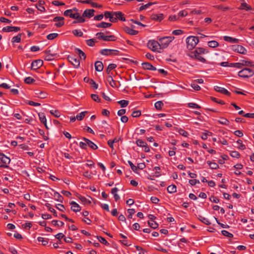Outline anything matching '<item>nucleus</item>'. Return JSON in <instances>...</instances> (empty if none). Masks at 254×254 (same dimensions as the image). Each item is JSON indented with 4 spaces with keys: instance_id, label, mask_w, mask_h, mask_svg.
<instances>
[{
    "instance_id": "nucleus-1",
    "label": "nucleus",
    "mask_w": 254,
    "mask_h": 254,
    "mask_svg": "<svg viewBox=\"0 0 254 254\" xmlns=\"http://www.w3.org/2000/svg\"><path fill=\"white\" fill-rule=\"evenodd\" d=\"M199 42L197 37L190 36L188 37L186 39L187 44V48L189 50L193 49Z\"/></svg>"
},
{
    "instance_id": "nucleus-2",
    "label": "nucleus",
    "mask_w": 254,
    "mask_h": 254,
    "mask_svg": "<svg viewBox=\"0 0 254 254\" xmlns=\"http://www.w3.org/2000/svg\"><path fill=\"white\" fill-rule=\"evenodd\" d=\"M173 36L164 37L158 39L161 49L166 48L169 44L174 39Z\"/></svg>"
},
{
    "instance_id": "nucleus-3",
    "label": "nucleus",
    "mask_w": 254,
    "mask_h": 254,
    "mask_svg": "<svg viewBox=\"0 0 254 254\" xmlns=\"http://www.w3.org/2000/svg\"><path fill=\"white\" fill-rule=\"evenodd\" d=\"M254 74V70L249 68H244L238 72V76L243 78H248Z\"/></svg>"
},
{
    "instance_id": "nucleus-4",
    "label": "nucleus",
    "mask_w": 254,
    "mask_h": 254,
    "mask_svg": "<svg viewBox=\"0 0 254 254\" xmlns=\"http://www.w3.org/2000/svg\"><path fill=\"white\" fill-rule=\"evenodd\" d=\"M147 47L153 52H159L158 50L161 49L159 42L153 40L148 42Z\"/></svg>"
},
{
    "instance_id": "nucleus-5",
    "label": "nucleus",
    "mask_w": 254,
    "mask_h": 254,
    "mask_svg": "<svg viewBox=\"0 0 254 254\" xmlns=\"http://www.w3.org/2000/svg\"><path fill=\"white\" fill-rule=\"evenodd\" d=\"M100 53L102 55L109 56V55H119V51L117 50L104 49L100 51Z\"/></svg>"
},
{
    "instance_id": "nucleus-6",
    "label": "nucleus",
    "mask_w": 254,
    "mask_h": 254,
    "mask_svg": "<svg viewBox=\"0 0 254 254\" xmlns=\"http://www.w3.org/2000/svg\"><path fill=\"white\" fill-rule=\"evenodd\" d=\"M0 160L2 163L4 164V165H0V167L2 168H8L7 164L10 163V158L6 156L3 153H0Z\"/></svg>"
},
{
    "instance_id": "nucleus-7",
    "label": "nucleus",
    "mask_w": 254,
    "mask_h": 254,
    "mask_svg": "<svg viewBox=\"0 0 254 254\" xmlns=\"http://www.w3.org/2000/svg\"><path fill=\"white\" fill-rule=\"evenodd\" d=\"M64 17L62 16H56L52 20L53 22H57L55 26L58 28L61 27L64 24Z\"/></svg>"
},
{
    "instance_id": "nucleus-8",
    "label": "nucleus",
    "mask_w": 254,
    "mask_h": 254,
    "mask_svg": "<svg viewBox=\"0 0 254 254\" xmlns=\"http://www.w3.org/2000/svg\"><path fill=\"white\" fill-rule=\"evenodd\" d=\"M107 80L109 84L113 87L118 88L120 86L121 84L119 81L114 80L111 75L108 76Z\"/></svg>"
},
{
    "instance_id": "nucleus-9",
    "label": "nucleus",
    "mask_w": 254,
    "mask_h": 254,
    "mask_svg": "<svg viewBox=\"0 0 254 254\" xmlns=\"http://www.w3.org/2000/svg\"><path fill=\"white\" fill-rule=\"evenodd\" d=\"M68 61L73 65L75 68H78L80 65L79 60L75 56H69L67 57Z\"/></svg>"
},
{
    "instance_id": "nucleus-10",
    "label": "nucleus",
    "mask_w": 254,
    "mask_h": 254,
    "mask_svg": "<svg viewBox=\"0 0 254 254\" xmlns=\"http://www.w3.org/2000/svg\"><path fill=\"white\" fill-rule=\"evenodd\" d=\"M43 64V62L41 60H36L33 61L31 63V69L37 70L40 68Z\"/></svg>"
},
{
    "instance_id": "nucleus-11",
    "label": "nucleus",
    "mask_w": 254,
    "mask_h": 254,
    "mask_svg": "<svg viewBox=\"0 0 254 254\" xmlns=\"http://www.w3.org/2000/svg\"><path fill=\"white\" fill-rule=\"evenodd\" d=\"M189 56L192 59H194L197 60V61L201 62L202 63H206V60L199 54H195V52H191L189 54Z\"/></svg>"
},
{
    "instance_id": "nucleus-12",
    "label": "nucleus",
    "mask_w": 254,
    "mask_h": 254,
    "mask_svg": "<svg viewBox=\"0 0 254 254\" xmlns=\"http://www.w3.org/2000/svg\"><path fill=\"white\" fill-rule=\"evenodd\" d=\"M20 30V28L15 26H6L2 28V31L4 32H18Z\"/></svg>"
},
{
    "instance_id": "nucleus-13",
    "label": "nucleus",
    "mask_w": 254,
    "mask_h": 254,
    "mask_svg": "<svg viewBox=\"0 0 254 254\" xmlns=\"http://www.w3.org/2000/svg\"><path fill=\"white\" fill-rule=\"evenodd\" d=\"M214 90L219 93H221L222 94L230 96L231 93L229 92L227 90L225 89L224 88L218 86H214Z\"/></svg>"
},
{
    "instance_id": "nucleus-14",
    "label": "nucleus",
    "mask_w": 254,
    "mask_h": 254,
    "mask_svg": "<svg viewBox=\"0 0 254 254\" xmlns=\"http://www.w3.org/2000/svg\"><path fill=\"white\" fill-rule=\"evenodd\" d=\"M72 9H67L64 11V15L65 16H69L70 18L75 19L78 16V13H72Z\"/></svg>"
},
{
    "instance_id": "nucleus-15",
    "label": "nucleus",
    "mask_w": 254,
    "mask_h": 254,
    "mask_svg": "<svg viewBox=\"0 0 254 254\" xmlns=\"http://www.w3.org/2000/svg\"><path fill=\"white\" fill-rule=\"evenodd\" d=\"M150 18L151 20L160 22L164 18V15L162 13L159 14H152Z\"/></svg>"
},
{
    "instance_id": "nucleus-16",
    "label": "nucleus",
    "mask_w": 254,
    "mask_h": 254,
    "mask_svg": "<svg viewBox=\"0 0 254 254\" xmlns=\"http://www.w3.org/2000/svg\"><path fill=\"white\" fill-rule=\"evenodd\" d=\"M69 203L71 205V209L73 212H77L81 210V207L76 202L72 201Z\"/></svg>"
},
{
    "instance_id": "nucleus-17",
    "label": "nucleus",
    "mask_w": 254,
    "mask_h": 254,
    "mask_svg": "<svg viewBox=\"0 0 254 254\" xmlns=\"http://www.w3.org/2000/svg\"><path fill=\"white\" fill-rule=\"evenodd\" d=\"M142 68L144 69H147V70H150L155 71L156 70V68L153 66L150 63H143L142 64Z\"/></svg>"
},
{
    "instance_id": "nucleus-18",
    "label": "nucleus",
    "mask_w": 254,
    "mask_h": 254,
    "mask_svg": "<svg viewBox=\"0 0 254 254\" xmlns=\"http://www.w3.org/2000/svg\"><path fill=\"white\" fill-rule=\"evenodd\" d=\"M82 139L84 141L87 142V146L90 147L91 149H92L93 150H96L98 149V146L94 143H93L92 141H91L90 140H89L85 137H83Z\"/></svg>"
},
{
    "instance_id": "nucleus-19",
    "label": "nucleus",
    "mask_w": 254,
    "mask_h": 254,
    "mask_svg": "<svg viewBox=\"0 0 254 254\" xmlns=\"http://www.w3.org/2000/svg\"><path fill=\"white\" fill-rule=\"evenodd\" d=\"M94 12L93 9H86L83 13V16L90 18L94 16Z\"/></svg>"
},
{
    "instance_id": "nucleus-20",
    "label": "nucleus",
    "mask_w": 254,
    "mask_h": 254,
    "mask_svg": "<svg viewBox=\"0 0 254 254\" xmlns=\"http://www.w3.org/2000/svg\"><path fill=\"white\" fill-rule=\"evenodd\" d=\"M38 116L40 122L44 125L46 128L48 129L49 128L47 125V120L45 114L43 113H38Z\"/></svg>"
},
{
    "instance_id": "nucleus-21",
    "label": "nucleus",
    "mask_w": 254,
    "mask_h": 254,
    "mask_svg": "<svg viewBox=\"0 0 254 254\" xmlns=\"http://www.w3.org/2000/svg\"><path fill=\"white\" fill-rule=\"evenodd\" d=\"M50 51H46V55L45 57V60L47 61H52L55 59L56 54H52L50 53Z\"/></svg>"
},
{
    "instance_id": "nucleus-22",
    "label": "nucleus",
    "mask_w": 254,
    "mask_h": 254,
    "mask_svg": "<svg viewBox=\"0 0 254 254\" xmlns=\"http://www.w3.org/2000/svg\"><path fill=\"white\" fill-rule=\"evenodd\" d=\"M235 48L234 50L235 51H237V52H238L240 54H246V53L247 52V50L244 47H243L241 45H237L235 46Z\"/></svg>"
},
{
    "instance_id": "nucleus-23",
    "label": "nucleus",
    "mask_w": 254,
    "mask_h": 254,
    "mask_svg": "<svg viewBox=\"0 0 254 254\" xmlns=\"http://www.w3.org/2000/svg\"><path fill=\"white\" fill-rule=\"evenodd\" d=\"M103 64L102 62L97 61L95 63V68L97 71H102L103 69Z\"/></svg>"
},
{
    "instance_id": "nucleus-24",
    "label": "nucleus",
    "mask_w": 254,
    "mask_h": 254,
    "mask_svg": "<svg viewBox=\"0 0 254 254\" xmlns=\"http://www.w3.org/2000/svg\"><path fill=\"white\" fill-rule=\"evenodd\" d=\"M114 14L117 18V20L119 19L122 21H125L126 18L124 17V15L123 12L121 11L114 12Z\"/></svg>"
},
{
    "instance_id": "nucleus-25",
    "label": "nucleus",
    "mask_w": 254,
    "mask_h": 254,
    "mask_svg": "<svg viewBox=\"0 0 254 254\" xmlns=\"http://www.w3.org/2000/svg\"><path fill=\"white\" fill-rule=\"evenodd\" d=\"M45 4L44 0H39L38 3L35 5L36 7L40 11H45V8L43 6Z\"/></svg>"
},
{
    "instance_id": "nucleus-26",
    "label": "nucleus",
    "mask_w": 254,
    "mask_h": 254,
    "mask_svg": "<svg viewBox=\"0 0 254 254\" xmlns=\"http://www.w3.org/2000/svg\"><path fill=\"white\" fill-rule=\"evenodd\" d=\"M124 30L127 33L131 35H135L138 33L137 31H136L127 26L124 28Z\"/></svg>"
},
{
    "instance_id": "nucleus-27",
    "label": "nucleus",
    "mask_w": 254,
    "mask_h": 254,
    "mask_svg": "<svg viewBox=\"0 0 254 254\" xmlns=\"http://www.w3.org/2000/svg\"><path fill=\"white\" fill-rule=\"evenodd\" d=\"M240 63L241 64V65L243 67V66H250V67H253L254 66V64L253 62L249 61H246V60H241Z\"/></svg>"
},
{
    "instance_id": "nucleus-28",
    "label": "nucleus",
    "mask_w": 254,
    "mask_h": 254,
    "mask_svg": "<svg viewBox=\"0 0 254 254\" xmlns=\"http://www.w3.org/2000/svg\"><path fill=\"white\" fill-rule=\"evenodd\" d=\"M77 197L83 202L84 204H90L91 201L87 199L85 197L79 194H77Z\"/></svg>"
},
{
    "instance_id": "nucleus-29",
    "label": "nucleus",
    "mask_w": 254,
    "mask_h": 254,
    "mask_svg": "<svg viewBox=\"0 0 254 254\" xmlns=\"http://www.w3.org/2000/svg\"><path fill=\"white\" fill-rule=\"evenodd\" d=\"M112 26V24L110 23H107L105 22H102L100 23L97 24L96 25V27L98 28H106L107 27H110Z\"/></svg>"
},
{
    "instance_id": "nucleus-30",
    "label": "nucleus",
    "mask_w": 254,
    "mask_h": 254,
    "mask_svg": "<svg viewBox=\"0 0 254 254\" xmlns=\"http://www.w3.org/2000/svg\"><path fill=\"white\" fill-rule=\"evenodd\" d=\"M224 40L225 41L229 42L231 43H238L239 42V40L238 39L227 36L224 37Z\"/></svg>"
},
{
    "instance_id": "nucleus-31",
    "label": "nucleus",
    "mask_w": 254,
    "mask_h": 254,
    "mask_svg": "<svg viewBox=\"0 0 254 254\" xmlns=\"http://www.w3.org/2000/svg\"><path fill=\"white\" fill-rule=\"evenodd\" d=\"M198 219L199 220H200L201 222H202L205 225H209L211 224L210 222L207 218L203 217L201 215H199L198 217Z\"/></svg>"
},
{
    "instance_id": "nucleus-32",
    "label": "nucleus",
    "mask_w": 254,
    "mask_h": 254,
    "mask_svg": "<svg viewBox=\"0 0 254 254\" xmlns=\"http://www.w3.org/2000/svg\"><path fill=\"white\" fill-rule=\"evenodd\" d=\"M167 191L170 193H173L177 191V188L175 185H171L167 187Z\"/></svg>"
},
{
    "instance_id": "nucleus-33",
    "label": "nucleus",
    "mask_w": 254,
    "mask_h": 254,
    "mask_svg": "<svg viewBox=\"0 0 254 254\" xmlns=\"http://www.w3.org/2000/svg\"><path fill=\"white\" fill-rule=\"evenodd\" d=\"M54 196L55 197L56 200L60 202H63L64 198L59 192H55Z\"/></svg>"
},
{
    "instance_id": "nucleus-34",
    "label": "nucleus",
    "mask_w": 254,
    "mask_h": 254,
    "mask_svg": "<svg viewBox=\"0 0 254 254\" xmlns=\"http://www.w3.org/2000/svg\"><path fill=\"white\" fill-rule=\"evenodd\" d=\"M21 34H18L17 36L13 37L12 38L11 42L12 43H14L15 42L16 43H19L21 41Z\"/></svg>"
},
{
    "instance_id": "nucleus-35",
    "label": "nucleus",
    "mask_w": 254,
    "mask_h": 254,
    "mask_svg": "<svg viewBox=\"0 0 254 254\" xmlns=\"http://www.w3.org/2000/svg\"><path fill=\"white\" fill-rule=\"evenodd\" d=\"M75 50L76 51V53L78 54V55H79V56L81 59H83V60H85V59H86L85 54L82 50H81L79 49H76Z\"/></svg>"
},
{
    "instance_id": "nucleus-36",
    "label": "nucleus",
    "mask_w": 254,
    "mask_h": 254,
    "mask_svg": "<svg viewBox=\"0 0 254 254\" xmlns=\"http://www.w3.org/2000/svg\"><path fill=\"white\" fill-rule=\"evenodd\" d=\"M104 39L105 41H115L117 40V38L114 35H105Z\"/></svg>"
},
{
    "instance_id": "nucleus-37",
    "label": "nucleus",
    "mask_w": 254,
    "mask_h": 254,
    "mask_svg": "<svg viewBox=\"0 0 254 254\" xmlns=\"http://www.w3.org/2000/svg\"><path fill=\"white\" fill-rule=\"evenodd\" d=\"M148 225L152 228L155 229L158 227V224L155 221L149 220L148 221Z\"/></svg>"
},
{
    "instance_id": "nucleus-38",
    "label": "nucleus",
    "mask_w": 254,
    "mask_h": 254,
    "mask_svg": "<svg viewBox=\"0 0 254 254\" xmlns=\"http://www.w3.org/2000/svg\"><path fill=\"white\" fill-rule=\"evenodd\" d=\"M207 163L212 169H217L219 168L218 165L215 162H211L210 161H207Z\"/></svg>"
},
{
    "instance_id": "nucleus-39",
    "label": "nucleus",
    "mask_w": 254,
    "mask_h": 254,
    "mask_svg": "<svg viewBox=\"0 0 254 254\" xmlns=\"http://www.w3.org/2000/svg\"><path fill=\"white\" fill-rule=\"evenodd\" d=\"M87 113V112L84 111L82 112L79 114L77 115L76 116V118L78 121H81L83 120L84 117H85V115Z\"/></svg>"
},
{
    "instance_id": "nucleus-40",
    "label": "nucleus",
    "mask_w": 254,
    "mask_h": 254,
    "mask_svg": "<svg viewBox=\"0 0 254 254\" xmlns=\"http://www.w3.org/2000/svg\"><path fill=\"white\" fill-rule=\"evenodd\" d=\"M97 42V41L95 39H89V40H87L86 41V44L88 46H90V47L94 46V45H95V43H96Z\"/></svg>"
},
{
    "instance_id": "nucleus-41",
    "label": "nucleus",
    "mask_w": 254,
    "mask_h": 254,
    "mask_svg": "<svg viewBox=\"0 0 254 254\" xmlns=\"http://www.w3.org/2000/svg\"><path fill=\"white\" fill-rule=\"evenodd\" d=\"M208 45L211 48H216L219 46V43L216 41H211L208 42Z\"/></svg>"
},
{
    "instance_id": "nucleus-42",
    "label": "nucleus",
    "mask_w": 254,
    "mask_h": 254,
    "mask_svg": "<svg viewBox=\"0 0 254 254\" xmlns=\"http://www.w3.org/2000/svg\"><path fill=\"white\" fill-rule=\"evenodd\" d=\"M163 105V103L161 101H157L155 103V107L158 110H161Z\"/></svg>"
},
{
    "instance_id": "nucleus-43",
    "label": "nucleus",
    "mask_w": 254,
    "mask_h": 254,
    "mask_svg": "<svg viewBox=\"0 0 254 254\" xmlns=\"http://www.w3.org/2000/svg\"><path fill=\"white\" fill-rule=\"evenodd\" d=\"M118 103L121 105L122 108L127 107L128 104V101L125 100H122L118 102Z\"/></svg>"
},
{
    "instance_id": "nucleus-44",
    "label": "nucleus",
    "mask_w": 254,
    "mask_h": 254,
    "mask_svg": "<svg viewBox=\"0 0 254 254\" xmlns=\"http://www.w3.org/2000/svg\"><path fill=\"white\" fill-rule=\"evenodd\" d=\"M72 34L77 37H81L83 34V32L81 30L78 29L73 30L72 31Z\"/></svg>"
},
{
    "instance_id": "nucleus-45",
    "label": "nucleus",
    "mask_w": 254,
    "mask_h": 254,
    "mask_svg": "<svg viewBox=\"0 0 254 254\" xmlns=\"http://www.w3.org/2000/svg\"><path fill=\"white\" fill-rule=\"evenodd\" d=\"M218 122L223 125H228L229 123V121L224 118H220V120H218Z\"/></svg>"
},
{
    "instance_id": "nucleus-46",
    "label": "nucleus",
    "mask_w": 254,
    "mask_h": 254,
    "mask_svg": "<svg viewBox=\"0 0 254 254\" xmlns=\"http://www.w3.org/2000/svg\"><path fill=\"white\" fill-rule=\"evenodd\" d=\"M38 241L41 242L43 246H46L48 244V239H45L43 237H38Z\"/></svg>"
},
{
    "instance_id": "nucleus-47",
    "label": "nucleus",
    "mask_w": 254,
    "mask_h": 254,
    "mask_svg": "<svg viewBox=\"0 0 254 254\" xmlns=\"http://www.w3.org/2000/svg\"><path fill=\"white\" fill-rule=\"evenodd\" d=\"M45 206L47 208H48L49 210H50L51 212L53 213L54 216L57 217V214L56 210L54 208L51 207V204L50 203H46Z\"/></svg>"
},
{
    "instance_id": "nucleus-48",
    "label": "nucleus",
    "mask_w": 254,
    "mask_h": 254,
    "mask_svg": "<svg viewBox=\"0 0 254 254\" xmlns=\"http://www.w3.org/2000/svg\"><path fill=\"white\" fill-rule=\"evenodd\" d=\"M97 238L98 239V241L100 243H102V244H104V245H105L106 246H108V245H109V243L103 237H102L101 236H97Z\"/></svg>"
},
{
    "instance_id": "nucleus-49",
    "label": "nucleus",
    "mask_w": 254,
    "mask_h": 254,
    "mask_svg": "<svg viewBox=\"0 0 254 254\" xmlns=\"http://www.w3.org/2000/svg\"><path fill=\"white\" fill-rule=\"evenodd\" d=\"M35 81V80L31 77H26L24 79V82L28 84H31Z\"/></svg>"
},
{
    "instance_id": "nucleus-50",
    "label": "nucleus",
    "mask_w": 254,
    "mask_h": 254,
    "mask_svg": "<svg viewBox=\"0 0 254 254\" xmlns=\"http://www.w3.org/2000/svg\"><path fill=\"white\" fill-rule=\"evenodd\" d=\"M240 9L248 10L251 9V7L247 3L243 2L241 3Z\"/></svg>"
},
{
    "instance_id": "nucleus-51",
    "label": "nucleus",
    "mask_w": 254,
    "mask_h": 254,
    "mask_svg": "<svg viewBox=\"0 0 254 254\" xmlns=\"http://www.w3.org/2000/svg\"><path fill=\"white\" fill-rule=\"evenodd\" d=\"M194 52H195V54H199L201 55L202 54H204L205 52V49L202 48H197Z\"/></svg>"
},
{
    "instance_id": "nucleus-52",
    "label": "nucleus",
    "mask_w": 254,
    "mask_h": 254,
    "mask_svg": "<svg viewBox=\"0 0 254 254\" xmlns=\"http://www.w3.org/2000/svg\"><path fill=\"white\" fill-rule=\"evenodd\" d=\"M58 36V33H51V34H50L47 35V38L48 40H53V39H55Z\"/></svg>"
},
{
    "instance_id": "nucleus-53",
    "label": "nucleus",
    "mask_w": 254,
    "mask_h": 254,
    "mask_svg": "<svg viewBox=\"0 0 254 254\" xmlns=\"http://www.w3.org/2000/svg\"><path fill=\"white\" fill-rule=\"evenodd\" d=\"M52 223L55 226H58L59 227H62L64 225V223L63 221H59L58 220H53Z\"/></svg>"
},
{
    "instance_id": "nucleus-54",
    "label": "nucleus",
    "mask_w": 254,
    "mask_h": 254,
    "mask_svg": "<svg viewBox=\"0 0 254 254\" xmlns=\"http://www.w3.org/2000/svg\"><path fill=\"white\" fill-rule=\"evenodd\" d=\"M50 113L53 115L54 116H55V117L56 118H59L60 115H61V114L59 112V110H51L50 111Z\"/></svg>"
},
{
    "instance_id": "nucleus-55",
    "label": "nucleus",
    "mask_w": 254,
    "mask_h": 254,
    "mask_svg": "<svg viewBox=\"0 0 254 254\" xmlns=\"http://www.w3.org/2000/svg\"><path fill=\"white\" fill-rule=\"evenodd\" d=\"M188 106L191 108L200 109L201 107L198 104L194 103H189L188 104Z\"/></svg>"
},
{
    "instance_id": "nucleus-56",
    "label": "nucleus",
    "mask_w": 254,
    "mask_h": 254,
    "mask_svg": "<svg viewBox=\"0 0 254 254\" xmlns=\"http://www.w3.org/2000/svg\"><path fill=\"white\" fill-rule=\"evenodd\" d=\"M230 155L234 158H239L240 157V154L237 151H231Z\"/></svg>"
},
{
    "instance_id": "nucleus-57",
    "label": "nucleus",
    "mask_w": 254,
    "mask_h": 254,
    "mask_svg": "<svg viewBox=\"0 0 254 254\" xmlns=\"http://www.w3.org/2000/svg\"><path fill=\"white\" fill-rule=\"evenodd\" d=\"M136 144L137 146L143 147L144 146H145V144L147 143L141 139H137L136 141Z\"/></svg>"
},
{
    "instance_id": "nucleus-58",
    "label": "nucleus",
    "mask_w": 254,
    "mask_h": 254,
    "mask_svg": "<svg viewBox=\"0 0 254 254\" xmlns=\"http://www.w3.org/2000/svg\"><path fill=\"white\" fill-rule=\"evenodd\" d=\"M91 97L92 99L95 102H97L98 103L100 102L101 99L99 98V96L97 94H92L91 95Z\"/></svg>"
},
{
    "instance_id": "nucleus-59",
    "label": "nucleus",
    "mask_w": 254,
    "mask_h": 254,
    "mask_svg": "<svg viewBox=\"0 0 254 254\" xmlns=\"http://www.w3.org/2000/svg\"><path fill=\"white\" fill-rule=\"evenodd\" d=\"M230 67H236V68H239V69L242 68V66L241 65V64L240 62V63H230Z\"/></svg>"
},
{
    "instance_id": "nucleus-60",
    "label": "nucleus",
    "mask_w": 254,
    "mask_h": 254,
    "mask_svg": "<svg viewBox=\"0 0 254 254\" xmlns=\"http://www.w3.org/2000/svg\"><path fill=\"white\" fill-rule=\"evenodd\" d=\"M26 103L27 104H28V105H29L30 106H40L41 105L40 103H37V102H35L32 101L27 100L26 101Z\"/></svg>"
},
{
    "instance_id": "nucleus-61",
    "label": "nucleus",
    "mask_w": 254,
    "mask_h": 254,
    "mask_svg": "<svg viewBox=\"0 0 254 254\" xmlns=\"http://www.w3.org/2000/svg\"><path fill=\"white\" fill-rule=\"evenodd\" d=\"M178 132L180 133V134L185 137H187L189 135V133L187 131L182 128H180L179 129Z\"/></svg>"
},
{
    "instance_id": "nucleus-62",
    "label": "nucleus",
    "mask_w": 254,
    "mask_h": 254,
    "mask_svg": "<svg viewBox=\"0 0 254 254\" xmlns=\"http://www.w3.org/2000/svg\"><path fill=\"white\" fill-rule=\"evenodd\" d=\"M221 233L223 236H226L228 238H232L233 237V235L227 231L222 230L221 231Z\"/></svg>"
},
{
    "instance_id": "nucleus-63",
    "label": "nucleus",
    "mask_w": 254,
    "mask_h": 254,
    "mask_svg": "<svg viewBox=\"0 0 254 254\" xmlns=\"http://www.w3.org/2000/svg\"><path fill=\"white\" fill-rule=\"evenodd\" d=\"M131 116L133 118L139 117L141 116V111L140 110L134 111L132 113Z\"/></svg>"
},
{
    "instance_id": "nucleus-64",
    "label": "nucleus",
    "mask_w": 254,
    "mask_h": 254,
    "mask_svg": "<svg viewBox=\"0 0 254 254\" xmlns=\"http://www.w3.org/2000/svg\"><path fill=\"white\" fill-rule=\"evenodd\" d=\"M237 142L240 144V146L238 147V148L240 149H241V150H244L246 149V146L245 145L243 144V142H242V140H240V139H238L237 141Z\"/></svg>"
}]
</instances>
